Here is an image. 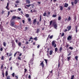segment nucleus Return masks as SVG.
Wrapping results in <instances>:
<instances>
[{
	"mask_svg": "<svg viewBox=\"0 0 79 79\" xmlns=\"http://www.w3.org/2000/svg\"><path fill=\"white\" fill-rule=\"evenodd\" d=\"M67 6H68V4L67 3H65L64 5V7L67 8Z\"/></svg>",
	"mask_w": 79,
	"mask_h": 79,
	"instance_id": "f8f14e48",
	"label": "nucleus"
},
{
	"mask_svg": "<svg viewBox=\"0 0 79 79\" xmlns=\"http://www.w3.org/2000/svg\"><path fill=\"white\" fill-rule=\"evenodd\" d=\"M19 3V0H17L15 2V3L18 4V3Z\"/></svg>",
	"mask_w": 79,
	"mask_h": 79,
	"instance_id": "f704fd0d",
	"label": "nucleus"
},
{
	"mask_svg": "<svg viewBox=\"0 0 79 79\" xmlns=\"http://www.w3.org/2000/svg\"><path fill=\"white\" fill-rule=\"evenodd\" d=\"M18 45H19V46H21V42H19V44H18Z\"/></svg>",
	"mask_w": 79,
	"mask_h": 79,
	"instance_id": "c03bdc74",
	"label": "nucleus"
},
{
	"mask_svg": "<svg viewBox=\"0 0 79 79\" xmlns=\"http://www.w3.org/2000/svg\"><path fill=\"white\" fill-rule=\"evenodd\" d=\"M69 46V44H67L66 45V48H68V47Z\"/></svg>",
	"mask_w": 79,
	"mask_h": 79,
	"instance_id": "4d7b16f0",
	"label": "nucleus"
},
{
	"mask_svg": "<svg viewBox=\"0 0 79 79\" xmlns=\"http://www.w3.org/2000/svg\"><path fill=\"white\" fill-rule=\"evenodd\" d=\"M36 22H37V19H35L33 20V24L35 25L36 24Z\"/></svg>",
	"mask_w": 79,
	"mask_h": 79,
	"instance_id": "0eeeda50",
	"label": "nucleus"
},
{
	"mask_svg": "<svg viewBox=\"0 0 79 79\" xmlns=\"http://www.w3.org/2000/svg\"><path fill=\"white\" fill-rule=\"evenodd\" d=\"M12 76L13 77H15V73H13L12 74Z\"/></svg>",
	"mask_w": 79,
	"mask_h": 79,
	"instance_id": "6e6d98bb",
	"label": "nucleus"
},
{
	"mask_svg": "<svg viewBox=\"0 0 79 79\" xmlns=\"http://www.w3.org/2000/svg\"><path fill=\"white\" fill-rule=\"evenodd\" d=\"M25 44H29V42H28V41H26L25 43Z\"/></svg>",
	"mask_w": 79,
	"mask_h": 79,
	"instance_id": "052dcab7",
	"label": "nucleus"
},
{
	"mask_svg": "<svg viewBox=\"0 0 79 79\" xmlns=\"http://www.w3.org/2000/svg\"><path fill=\"white\" fill-rule=\"evenodd\" d=\"M60 65H61V63L60 62H59L58 67V68H59L60 67Z\"/></svg>",
	"mask_w": 79,
	"mask_h": 79,
	"instance_id": "6ab92c4d",
	"label": "nucleus"
},
{
	"mask_svg": "<svg viewBox=\"0 0 79 79\" xmlns=\"http://www.w3.org/2000/svg\"><path fill=\"white\" fill-rule=\"evenodd\" d=\"M9 6V3L8 2H7V6H6V8L7 10H9V8H8Z\"/></svg>",
	"mask_w": 79,
	"mask_h": 79,
	"instance_id": "9d476101",
	"label": "nucleus"
},
{
	"mask_svg": "<svg viewBox=\"0 0 79 79\" xmlns=\"http://www.w3.org/2000/svg\"><path fill=\"white\" fill-rule=\"evenodd\" d=\"M15 79H18V76L15 75Z\"/></svg>",
	"mask_w": 79,
	"mask_h": 79,
	"instance_id": "a18cd8bd",
	"label": "nucleus"
},
{
	"mask_svg": "<svg viewBox=\"0 0 79 79\" xmlns=\"http://www.w3.org/2000/svg\"><path fill=\"white\" fill-rule=\"evenodd\" d=\"M8 71H6V74H5V76H8Z\"/></svg>",
	"mask_w": 79,
	"mask_h": 79,
	"instance_id": "412c9836",
	"label": "nucleus"
},
{
	"mask_svg": "<svg viewBox=\"0 0 79 79\" xmlns=\"http://www.w3.org/2000/svg\"><path fill=\"white\" fill-rule=\"evenodd\" d=\"M25 16L26 17V18H29V15L28 14H25Z\"/></svg>",
	"mask_w": 79,
	"mask_h": 79,
	"instance_id": "a211bd4d",
	"label": "nucleus"
},
{
	"mask_svg": "<svg viewBox=\"0 0 79 79\" xmlns=\"http://www.w3.org/2000/svg\"><path fill=\"white\" fill-rule=\"evenodd\" d=\"M10 11H8V15H7V17H8V16H9V15H10Z\"/></svg>",
	"mask_w": 79,
	"mask_h": 79,
	"instance_id": "58836bf2",
	"label": "nucleus"
},
{
	"mask_svg": "<svg viewBox=\"0 0 79 79\" xmlns=\"http://www.w3.org/2000/svg\"><path fill=\"white\" fill-rule=\"evenodd\" d=\"M71 4L72 6H74V2H71Z\"/></svg>",
	"mask_w": 79,
	"mask_h": 79,
	"instance_id": "79ce46f5",
	"label": "nucleus"
},
{
	"mask_svg": "<svg viewBox=\"0 0 79 79\" xmlns=\"http://www.w3.org/2000/svg\"><path fill=\"white\" fill-rule=\"evenodd\" d=\"M13 54L12 53H9V55L8 56H12Z\"/></svg>",
	"mask_w": 79,
	"mask_h": 79,
	"instance_id": "a878e982",
	"label": "nucleus"
},
{
	"mask_svg": "<svg viewBox=\"0 0 79 79\" xmlns=\"http://www.w3.org/2000/svg\"><path fill=\"white\" fill-rule=\"evenodd\" d=\"M44 60L45 61L46 64H47V61H48V60L44 59Z\"/></svg>",
	"mask_w": 79,
	"mask_h": 79,
	"instance_id": "cd10ccee",
	"label": "nucleus"
},
{
	"mask_svg": "<svg viewBox=\"0 0 79 79\" xmlns=\"http://www.w3.org/2000/svg\"><path fill=\"white\" fill-rule=\"evenodd\" d=\"M31 6V4H29L28 5H27L26 6H25V8L28 9V8H29V7H30Z\"/></svg>",
	"mask_w": 79,
	"mask_h": 79,
	"instance_id": "20e7f679",
	"label": "nucleus"
},
{
	"mask_svg": "<svg viewBox=\"0 0 79 79\" xmlns=\"http://www.w3.org/2000/svg\"><path fill=\"white\" fill-rule=\"evenodd\" d=\"M41 21H42V17H41V15H40L39 20L40 22H41Z\"/></svg>",
	"mask_w": 79,
	"mask_h": 79,
	"instance_id": "4be33fe9",
	"label": "nucleus"
},
{
	"mask_svg": "<svg viewBox=\"0 0 79 79\" xmlns=\"http://www.w3.org/2000/svg\"><path fill=\"white\" fill-rule=\"evenodd\" d=\"M75 31H76V33L77 32V26H75Z\"/></svg>",
	"mask_w": 79,
	"mask_h": 79,
	"instance_id": "f3484780",
	"label": "nucleus"
},
{
	"mask_svg": "<svg viewBox=\"0 0 79 79\" xmlns=\"http://www.w3.org/2000/svg\"><path fill=\"white\" fill-rule=\"evenodd\" d=\"M17 58H18V59L19 60H21V57L19 56H18Z\"/></svg>",
	"mask_w": 79,
	"mask_h": 79,
	"instance_id": "ea45409f",
	"label": "nucleus"
},
{
	"mask_svg": "<svg viewBox=\"0 0 79 79\" xmlns=\"http://www.w3.org/2000/svg\"><path fill=\"white\" fill-rule=\"evenodd\" d=\"M39 47H40V45H38L37 46V48H39Z\"/></svg>",
	"mask_w": 79,
	"mask_h": 79,
	"instance_id": "69168bd1",
	"label": "nucleus"
},
{
	"mask_svg": "<svg viewBox=\"0 0 79 79\" xmlns=\"http://www.w3.org/2000/svg\"><path fill=\"white\" fill-rule=\"evenodd\" d=\"M6 43L5 42H4L3 45L4 47H6Z\"/></svg>",
	"mask_w": 79,
	"mask_h": 79,
	"instance_id": "bb28decb",
	"label": "nucleus"
},
{
	"mask_svg": "<svg viewBox=\"0 0 79 79\" xmlns=\"http://www.w3.org/2000/svg\"><path fill=\"white\" fill-rule=\"evenodd\" d=\"M62 50H63V49L62 48V47H60V49H59L60 52H61V51H62Z\"/></svg>",
	"mask_w": 79,
	"mask_h": 79,
	"instance_id": "2f4dec72",
	"label": "nucleus"
},
{
	"mask_svg": "<svg viewBox=\"0 0 79 79\" xmlns=\"http://www.w3.org/2000/svg\"><path fill=\"white\" fill-rule=\"evenodd\" d=\"M72 39V37L70 35H69L67 38L68 40H71Z\"/></svg>",
	"mask_w": 79,
	"mask_h": 79,
	"instance_id": "423d86ee",
	"label": "nucleus"
},
{
	"mask_svg": "<svg viewBox=\"0 0 79 79\" xmlns=\"http://www.w3.org/2000/svg\"><path fill=\"white\" fill-rule=\"evenodd\" d=\"M16 54H17V52H16V53H15L14 54V56L15 57V56H16Z\"/></svg>",
	"mask_w": 79,
	"mask_h": 79,
	"instance_id": "5fc2aeb1",
	"label": "nucleus"
},
{
	"mask_svg": "<svg viewBox=\"0 0 79 79\" xmlns=\"http://www.w3.org/2000/svg\"><path fill=\"white\" fill-rule=\"evenodd\" d=\"M40 66H41L42 67V69H44V61H42L40 64Z\"/></svg>",
	"mask_w": 79,
	"mask_h": 79,
	"instance_id": "7ed1b4c3",
	"label": "nucleus"
},
{
	"mask_svg": "<svg viewBox=\"0 0 79 79\" xmlns=\"http://www.w3.org/2000/svg\"><path fill=\"white\" fill-rule=\"evenodd\" d=\"M52 46L54 47L55 48L56 47V44H55V41L53 40L52 42Z\"/></svg>",
	"mask_w": 79,
	"mask_h": 79,
	"instance_id": "f03ea898",
	"label": "nucleus"
},
{
	"mask_svg": "<svg viewBox=\"0 0 79 79\" xmlns=\"http://www.w3.org/2000/svg\"><path fill=\"white\" fill-rule=\"evenodd\" d=\"M58 51V48H55V52H56Z\"/></svg>",
	"mask_w": 79,
	"mask_h": 79,
	"instance_id": "473e14b6",
	"label": "nucleus"
},
{
	"mask_svg": "<svg viewBox=\"0 0 79 79\" xmlns=\"http://www.w3.org/2000/svg\"><path fill=\"white\" fill-rule=\"evenodd\" d=\"M11 43H12V47H14V46L15 45V44H13V42H12Z\"/></svg>",
	"mask_w": 79,
	"mask_h": 79,
	"instance_id": "864d4df0",
	"label": "nucleus"
},
{
	"mask_svg": "<svg viewBox=\"0 0 79 79\" xmlns=\"http://www.w3.org/2000/svg\"><path fill=\"white\" fill-rule=\"evenodd\" d=\"M49 55H52V53H53V51L52 50H50V51H49Z\"/></svg>",
	"mask_w": 79,
	"mask_h": 79,
	"instance_id": "dca6fc26",
	"label": "nucleus"
},
{
	"mask_svg": "<svg viewBox=\"0 0 79 79\" xmlns=\"http://www.w3.org/2000/svg\"><path fill=\"white\" fill-rule=\"evenodd\" d=\"M71 58L72 57L71 56H70L69 57H67V58L68 61H69V60H70V59H71Z\"/></svg>",
	"mask_w": 79,
	"mask_h": 79,
	"instance_id": "ddd939ff",
	"label": "nucleus"
},
{
	"mask_svg": "<svg viewBox=\"0 0 79 79\" xmlns=\"http://www.w3.org/2000/svg\"><path fill=\"white\" fill-rule=\"evenodd\" d=\"M52 17L53 18H56V15H52Z\"/></svg>",
	"mask_w": 79,
	"mask_h": 79,
	"instance_id": "72a5a7b5",
	"label": "nucleus"
},
{
	"mask_svg": "<svg viewBox=\"0 0 79 79\" xmlns=\"http://www.w3.org/2000/svg\"><path fill=\"white\" fill-rule=\"evenodd\" d=\"M25 22V21H24V20H22V22L23 24H24Z\"/></svg>",
	"mask_w": 79,
	"mask_h": 79,
	"instance_id": "0e129e2a",
	"label": "nucleus"
},
{
	"mask_svg": "<svg viewBox=\"0 0 79 79\" xmlns=\"http://www.w3.org/2000/svg\"><path fill=\"white\" fill-rule=\"evenodd\" d=\"M71 17L70 16H69L68 19L67 20V18H66L65 20V21L66 22V21H67L68 22H69V21H71Z\"/></svg>",
	"mask_w": 79,
	"mask_h": 79,
	"instance_id": "39448f33",
	"label": "nucleus"
},
{
	"mask_svg": "<svg viewBox=\"0 0 79 79\" xmlns=\"http://www.w3.org/2000/svg\"><path fill=\"white\" fill-rule=\"evenodd\" d=\"M52 22H53V21H52V20L50 21V25H52Z\"/></svg>",
	"mask_w": 79,
	"mask_h": 79,
	"instance_id": "49530a36",
	"label": "nucleus"
},
{
	"mask_svg": "<svg viewBox=\"0 0 79 79\" xmlns=\"http://www.w3.org/2000/svg\"><path fill=\"white\" fill-rule=\"evenodd\" d=\"M58 24H54V28L56 29H57V27H58Z\"/></svg>",
	"mask_w": 79,
	"mask_h": 79,
	"instance_id": "6e6552de",
	"label": "nucleus"
},
{
	"mask_svg": "<svg viewBox=\"0 0 79 79\" xmlns=\"http://www.w3.org/2000/svg\"><path fill=\"white\" fill-rule=\"evenodd\" d=\"M63 6H61L60 7V10H63Z\"/></svg>",
	"mask_w": 79,
	"mask_h": 79,
	"instance_id": "5701e85b",
	"label": "nucleus"
},
{
	"mask_svg": "<svg viewBox=\"0 0 79 79\" xmlns=\"http://www.w3.org/2000/svg\"><path fill=\"white\" fill-rule=\"evenodd\" d=\"M69 49H70V50H73V49H74V48H73V47H71V46L69 48Z\"/></svg>",
	"mask_w": 79,
	"mask_h": 79,
	"instance_id": "393cba45",
	"label": "nucleus"
},
{
	"mask_svg": "<svg viewBox=\"0 0 79 79\" xmlns=\"http://www.w3.org/2000/svg\"><path fill=\"white\" fill-rule=\"evenodd\" d=\"M28 20V21L29 23H29L30 24H31V18H29L27 19Z\"/></svg>",
	"mask_w": 79,
	"mask_h": 79,
	"instance_id": "9b49d317",
	"label": "nucleus"
},
{
	"mask_svg": "<svg viewBox=\"0 0 79 79\" xmlns=\"http://www.w3.org/2000/svg\"><path fill=\"white\" fill-rule=\"evenodd\" d=\"M18 10L19 11H21V9L20 8H19L18 9Z\"/></svg>",
	"mask_w": 79,
	"mask_h": 79,
	"instance_id": "774afa93",
	"label": "nucleus"
},
{
	"mask_svg": "<svg viewBox=\"0 0 79 79\" xmlns=\"http://www.w3.org/2000/svg\"><path fill=\"white\" fill-rule=\"evenodd\" d=\"M25 31H27V27H25Z\"/></svg>",
	"mask_w": 79,
	"mask_h": 79,
	"instance_id": "8fccbe9b",
	"label": "nucleus"
},
{
	"mask_svg": "<svg viewBox=\"0 0 79 79\" xmlns=\"http://www.w3.org/2000/svg\"><path fill=\"white\" fill-rule=\"evenodd\" d=\"M16 18V16L14 15L12 16L11 19L10 20L13 21V19H15Z\"/></svg>",
	"mask_w": 79,
	"mask_h": 79,
	"instance_id": "1a4fd4ad",
	"label": "nucleus"
},
{
	"mask_svg": "<svg viewBox=\"0 0 79 79\" xmlns=\"http://www.w3.org/2000/svg\"><path fill=\"white\" fill-rule=\"evenodd\" d=\"M71 55V52H70L69 54H68L67 55V56H70V55Z\"/></svg>",
	"mask_w": 79,
	"mask_h": 79,
	"instance_id": "603ef678",
	"label": "nucleus"
},
{
	"mask_svg": "<svg viewBox=\"0 0 79 79\" xmlns=\"http://www.w3.org/2000/svg\"><path fill=\"white\" fill-rule=\"evenodd\" d=\"M61 16H60L58 18V21H60V20H61Z\"/></svg>",
	"mask_w": 79,
	"mask_h": 79,
	"instance_id": "b1692460",
	"label": "nucleus"
},
{
	"mask_svg": "<svg viewBox=\"0 0 79 79\" xmlns=\"http://www.w3.org/2000/svg\"><path fill=\"white\" fill-rule=\"evenodd\" d=\"M74 75H72V76L71 77V79H74Z\"/></svg>",
	"mask_w": 79,
	"mask_h": 79,
	"instance_id": "a19ab883",
	"label": "nucleus"
},
{
	"mask_svg": "<svg viewBox=\"0 0 79 79\" xmlns=\"http://www.w3.org/2000/svg\"><path fill=\"white\" fill-rule=\"evenodd\" d=\"M2 75L3 76V77H5V73H4V72H3L2 73Z\"/></svg>",
	"mask_w": 79,
	"mask_h": 79,
	"instance_id": "e433bc0d",
	"label": "nucleus"
},
{
	"mask_svg": "<svg viewBox=\"0 0 79 79\" xmlns=\"http://www.w3.org/2000/svg\"><path fill=\"white\" fill-rule=\"evenodd\" d=\"M1 60H4V56H2Z\"/></svg>",
	"mask_w": 79,
	"mask_h": 79,
	"instance_id": "4c0bfd02",
	"label": "nucleus"
},
{
	"mask_svg": "<svg viewBox=\"0 0 79 79\" xmlns=\"http://www.w3.org/2000/svg\"><path fill=\"white\" fill-rule=\"evenodd\" d=\"M26 1L27 3H28V4L30 3V1L29 0H27Z\"/></svg>",
	"mask_w": 79,
	"mask_h": 79,
	"instance_id": "c756f323",
	"label": "nucleus"
},
{
	"mask_svg": "<svg viewBox=\"0 0 79 79\" xmlns=\"http://www.w3.org/2000/svg\"><path fill=\"white\" fill-rule=\"evenodd\" d=\"M37 25H38L39 26V22H38L37 23Z\"/></svg>",
	"mask_w": 79,
	"mask_h": 79,
	"instance_id": "338daca9",
	"label": "nucleus"
},
{
	"mask_svg": "<svg viewBox=\"0 0 79 79\" xmlns=\"http://www.w3.org/2000/svg\"><path fill=\"white\" fill-rule=\"evenodd\" d=\"M53 35H52L50 36L49 37V39H52L53 38Z\"/></svg>",
	"mask_w": 79,
	"mask_h": 79,
	"instance_id": "37998d69",
	"label": "nucleus"
},
{
	"mask_svg": "<svg viewBox=\"0 0 79 79\" xmlns=\"http://www.w3.org/2000/svg\"><path fill=\"white\" fill-rule=\"evenodd\" d=\"M11 58H12V57H11L9 59V61H10L11 60Z\"/></svg>",
	"mask_w": 79,
	"mask_h": 79,
	"instance_id": "e2e57ef3",
	"label": "nucleus"
},
{
	"mask_svg": "<svg viewBox=\"0 0 79 79\" xmlns=\"http://www.w3.org/2000/svg\"><path fill=\"white\" fill-rule=\"evenodd\" d=\"M44 16H46V12H44L43 14Z\"/></svg>",
	"mask_w": 79,
	"mask_h": 79,
	"instance_id": "09e8293b",
	"label": "nucleus"
},
{
	"mask_svg": "<svg viewBox=\"0 0 79 79\" xmlns=\"http://www.w3.org/2000/svg\"><path fill=\"white\" fill-rule=\"evenodd\" d=\"M10 23H11L10 24V26H12V27H14V26L15 24V22L14 21H13L12 20H10Z\"/></svg>",
	"mask_w": 79,
	"mask_h": 79,
	"instance_id": "f257e3e1",
	"label": "nucleus"
},
{
	"mask_svg": "<svg viewBox=\"0 0 79 79\" xmlns=\"http://www.w3.org/2000/svg\"><path fill=\"white\" fill-rule=\"evenodd\" d=\"M0 51H1V52L3 51V48H0Z\"/></svg>",
	"mask_w": 79,
	"mask_h": 79,
	"instance_id": "bf43d9fd",
	"label": "nucleus"
},
{
	"mask_svg": "<svg viewBox=\"0 0 79 79\" xmlns=\"http://www.w3.org/2000/svg\"><path fill=\"white\" fill-rule=\"evenodd\" d=\"M78 2V0H75L74 1V3L75 5L77 4Z\"/></svg>",
	"mask_w": 79,
	"mask_h": 79,
	"instance_id": "4468645a",
	"label": "nucleus"
},
{
	"mask_svg": "<svg viewBox=\"0 0 79 79\" xmlns=\"http://www.w3.org/2000/svg\"><path fill=\"white\" fill-rule=\"evenodd\" d=\"M24 70H25L24 71L25 73H26V72L27 71V70L26 68L24 69Z\"/></svg>",
	"mask_w": 79,
	"mask_h": 79,
	"instance_id": "3c124183",
	"label": "nucleus"
},
{
	"mask_svg": "<svg viewBox=\"0 0 79 79\" xmlns=\"http://www.w3.org/2000/svg\"><path fill=\"white\" fill-rule=\"evenodd\" d=\"M75 59L77 61L78 60V56H76L75 57Z\"/></svg>",
	"mask_w": 79,
	"mask_h": 79,
	"instance_id": "aec40b11",
	"label": "nucleus"
},
{
	"mask_svg": "<svg viewBox=\"0 0 79 79\" xmlns=\"http://www.w3.org/2000/svg\"><path fill=\"white\" fill-rule=\"evenodd\" d=\"M71 29V26H69V28L68 29V31H69L70 29Z\"/></svg>",
	"mask_w": 79,
	"mask_h": 79,
	"instance_id": "c85d7f7f",
	"label": "nucleus"
},
{
	"mask_svg": "<svg viewBox=\"0 0 79 79\" xmlns=\"http://www.w3.org/2000/svg\"><path fill=\"white\" fill-rule=\"evenodd\" d=\"M40 32V29L38 28L37 29L36 31V33H37L38 34Z\"/></svg>",
	"mask_w": 79,
	"mask_h": 79,
	"instance_id": "2eb2a0df",
	"label": "nucleus"
},
{
	"mask_svg": "<svg viewBox=\"0 0 79 79\" xmlns=\"http://www.w3.org/2000/svg\"><path fill=\"white\" fill-rule=\"evenodd\" d=\"M16 19H21V18L19 17H16Z\"/></svg>",
	"mask_w": 79,
	"mask_h": 79,
	"instance_id": "c9c22d12",
	"label": "nucleus"
},
{
	"mask_svg": "<svg viewBox=\"0 0 79 79\" xmlns=\"http://www.w3.org/2000/svg\"><path fill=\"white\" fill-rule=\"evenodd\" d=\"M15 42H16V43H18V39H15Z\"/></svg>",
	"mask_w": 79,
	"mask_h": 79,
	"instance_id": "13d9d810",
	"label": "nucleus"
},
{
	"mask_svg": "<svg viewBox=\"0 0 79 79\" xmlns=\"http://www.w3.org/2000/svg\"><path fill=\"white\" fill-rule=\"evenodd\" d=\"M64 35V33L63 32L61 35V36L62 37H63Z\"/></svg>",
	"mask_w": 79,
	"mask_h": 79,
	"instance_id": "de8ad7c7",
	"label": "nucleus"
},
{
	"mask_svg": "<svg viewBox=\"0 0 79 79\" xmlns=\"http://www.w3.org/2000/svg\"><path fill=\"white\" fill-rule=\"evenodd\" d=\"M34 40H37V37H36L35 38H34V39H33Z\"/></svg>",
	"mask_w": 79,
	"mask_h": 79,
	"instance_id": "7c9ffc66",
	"label": "nucleus"
},
{
	"mask_svg": "<svg viewBox=\"0 0 79 79\" xmlns=\"http://www.w3.org/2000/svg\"><path fill=\"white\" fill-rule=\"evenodd\" d=\"M32 12H33V13H35V12H37V11H36L35 10H33Z\"/></svg>",
	"mask_w": 79,
	"mask_h": 79,
	"instance_id": "680f3d73",
	"label": "nucleus"
}]
</instances>
